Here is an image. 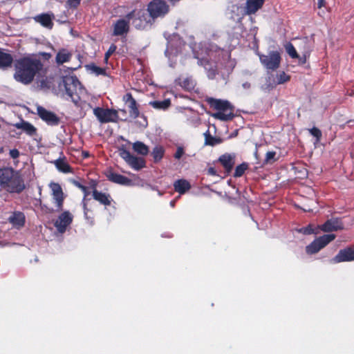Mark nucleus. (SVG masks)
Listing matches in <instances>:
<instances>
[{
  "label": "nucleus",
  "instance_id": "052dcab7",
  "mask_svg": "<svg viewBox=\"0 0 354 354\" xmlns=\"http://www.w3.org/2000/svg\"><path fill=\"white\" fill-rule=\"evenodd\" d=\"M304 210L305 212H310V211H311L312 209H311L310 208H308V209H307V208H304Z\"/></svg>",
  "mask_w": 354,
  "mask_h": 354
},
{
  "label": "nucleus",
  "instance_id": "603ef678",
  "mask_svg": "<svg viewBox=\"0 0 354 354\" xmlns=\"http://www.w3.org/2000/svg\"><path fill=\"white\" fill-rule=\"evenodd\" d=\"M10 156L14 159L17 158L19 156V151L16 149H11L10 151Z\"/></svg>",
  "mask_w": 354,
  "mask_h": 354
},
{
  "label": "nucleus",
  "instance_id": "473e14b6",
  "mask_svg": "<svg viewBox=\"0 0 354 354\" xmlns=\"http://www.w3.org/2000/svg\"><path fill=\"white\" fill-rule=\"evenodd\" d=\"M179 50L178 47L175 46L174 40L168 41L167 48L165 50V55L168 57L169 59H171V57L177 55Z\"/></svg>",
  "mask_w": 354,
  "mask_h": 354
},
{
  "label": "nucleus",
  "instance_id": "a211bd4d",
  "mask_svg": "<svg viewBox=\"0 0 354 354\" xmlns=\"http://www.w3.org/2000/svg\"><path fill=\"white\" fill-rule=\"evenodd\" d=\"M95 117L97 118L100 122H117L119 117L118 112H93Z\"/></svg>",
  "mask_w": 354,
  "mask_h": 354
},
{
  "label": "nucleus",
  "instance_id": "c756f323",
  "mask_svg": "<svg viewBox=\"0 0 354 354\" xmlns=\"http://www.w3.org/2000/svg\"><path fill=\"white\" fill-rule=\"evenodd\" d=\"M211 115L214 118L220 120L221 121H228L232 120L237 115L234 114V112H229L228 113H225V112H212Z\"/></svg>",
  "mask_w": 354,
  "mask_h": 354
},
{
  "label": "nucleus",
  "instance_id": "aec40b11",
  "mask_svg": "<svg viewBox=\"0 0 354 354\" xmlns=\"http://www.w3.org/2000/svg\"><path fill=\"white\" fill-rule=\"evenodd\" d=\"M13 126L18 129H21L24 132L30 136H32L36 133V128L30 123L24 120L15 123L13 124Z\"/></svg>",
  "mask_w": 354,
  "mask_h": 354
},
{
  "label": "nucleus",
  "instance_id": "4c0bfd02",
  "mask_svg": "<svg viewBox=\"0 0 354 354\" xmlns=\"http://www.w3.org/2000/svg\"><path fill=\"white\" fill-rule=\"evenodd\" d=\"M182 87L187 91H192L195 87V82L191 77H187L180 82Z\"/></svg>",
  "mask_w": 354,
  "mask_h": 354
},
{
  "label": "nucleus",
  "instance_id": "2f4dec72",
  "mask_svg": "<svg viewBox=\"0 0 354 354\" xmlns=\"http://www.w3.org/2000/svg\"><path fill=\"white\" fill-rule=\"evenodd\" d=\"M133 149L139 154L145 156L149 153L148 147L142 142L137 141L133 144Z\"/></svg>",
  "mask_w": 354,
  "mask_h": 354
},
{
  "label": "nucleus",
  "instance_id": "a18cd8bd",
  "mask_svg": "<svg viewBox=\"0 0 354 354\" xmlns=\"http://www.w3.org/2000/svg\"><path fill=\"white\" fill-rule=\"evenodd\" d=\"M309 131L313 136L316 138V142H319L321 137H322L321 131L316 127H313V128L309 129Z\"/></svg>",
  "mask_w": 354,
  "mask_h": 354
},
{
  "label": "nucleus",
  "instance_id": "1a4fd4ad",
  "mask_svg": "<svg viewBox=\"0 0 354 354\" xmlns=\"http://www.w3.org/2000/svg\"><path fill=\"white\" fill-rule=\"evenodd\" d=\"M49 187L51 189V195L53 203L55 205L56 210L60 211L63 208L64 200V193L61 186L56 183H50Z\"/></svg>",
  "mask_w": 354,
  "mask_h": 354
},
{
  "label": "nucleus",
  "instance_id": "864d4df0",
  "mask_svg": "<svg viewBox=\"0 0 354 354\" xmlns=\"http://www.w3.org/2000/svg\"><path fill=\"white\" fill-rule=\"evenodd\" d=\"M325 5V0H318L317 6L318 8L321 9Z\"/></svg>",
  "mask_w": 354,
  "mask_h": 354
},
{
  "label": "nucleus",
  "instance_id": "412c9836",
  "mask_svg": "<svg viewBox=\"0 0 354 354\" xmlns=\"http://www.w3.org/2000/svg\"><path fill=\"white\" fill-rule=\"evenodd\" d=\"M264 0H247L245 6V12L248 15L255 13L261 8Z\"/></svg>",
  "mask_w": 354,
  "mask_h": 354
},
{
  "label": "nucleus",
  "instance_id": "49530a36",
  "mask_svg": "<svg viewBox=\"0 0 354 354\" xmlns=\"http://www.w3.org/2000/svg\"><path fill=\"white\" fill-rule=\"evenodd\" d=\"M277 83L283 84L289 80L290 77L288 75H286L284 72H282L277 75Z\"/></svg>",
  "mask_w": 354,
  "mask_h": 354
},
{
  "label": "nucleus",
  "instance_id": "3c124183",
  "mask_svg": "<svg viewBox=\"0 0 354 354\" xmlns=\"http://www.w3.org/2000/svg\"><path fill=\"white\" fill-rule=\"evenodd\" d=\"M184 153H185V151H184L183 147L179 146L177 147L176 151L174 157V158H176L177 160H179L183 156Z\"/></svg>",
  "mask_w": 354,
  "mask_h": 354
},
{
  "label": "nucleus",
  "instance_id": "cd10ccee",
  "mask_svg": "<svg viewBox=\"0 0 354 354\" xmlns=\"http://www.w3.org/2000/svg\"><path fill=\"white\" fill-rule=\"evenodd\" d=\"M71 53L66 49H62L56 55V62L58 64H62L68 62L71 58Z\"/></svg>",
  "mask_w": 354,
  "mask_h": 354
},
{
  "label": "nucleus",
  "instance_id": "72a5a7b5",
  "mask_svg": "<svg viewBox=\"0 0 354 354\" xmlns=\"http://www.w3.org/2000/svg\"><path fill=\"white\" fill-rule=\"evenodd\" d=\"M123 100L127 108L131 111H137L136 102L131 93H127L123 97Z\"/></svg>",
  "mask_w": 354,
  "mask_h": 354
},
{
  "label": "nucleus",
  "instance_id": "f257e3e1",
  "mask_svg": "<svg viewBox=\"0 0 354 354\" xmlns=\"http://www.w3.org/2000/svg\"><path fill=\"white\" fill-rule=\"evenodd\" d=\"M40 67L41 63L39 60L28 57L19 59L15 62V79L17 82L28 84L33 80Z\"/></svg>",
  "mask_w": 354,
  "mask_h": 354
},
{
  "label": "nucleus",
  "instance_id": "9d476101",
  "mask_svg": "<svg viewBox=\"0 0 354 354\" xmlns=\"http://www.w3.org/2000/svg\"><path fill=\"white\" fill-rule=\"evenodd\" d=\"M24 187L25 186L23 180L14 171L12 178L9 179L3 189L10 192L19 193L24 189Z\"/></svg>",
  "mask_w": 354,
  "mask_h": 354
},
{
  "label": "nucleus",
  "instance_id": "39448f33",
  "mask_svg": "<svg viewBox=\"0 0 354 354\" xmlns=\"http://www.w3.org/2000/svg\"><path fill=\"white\" fill-rule=\"evenodd\" d=\"M147 10L153 19L162 17L169 12V6L162 0H153L149 3Z\"/></svg>",
  "mask_w": 354,
  "mask_h": 354
},
{
  "label": "nucleus",
  "instance_id": "a19ab883",
  "mask_svg": "<svg viewBox=\"0 0 354 354\" xmlns=\"http://www.w3.org/2000/svg\"><path fill=\"white\" fill-rule=\"evenodd\" d=\"M285 48L287 53L290 55V57L295 59L299 58V55L297 53V50L294 46L291 43H288L285 45Z\"/></svg>",
  "mask_w": 354,
  "mask_h": 354
},
{
  "label": "nucleus",
  "instance_id": "423d86ee",
  "mask_svg": "<svg viewBox=\"0 0 354 354\" xmlns=\"http://www.w3.org/2000/svg\"><path fill=\"white\" fill-rule=\"evenodd\" d=\"M120 156L133 169L140 170L145 167V162L141 158L134 156L124 147L119 149Z\"/></svg>",
  "mask_w": 354,
  "mask_h": 354
},
{
  "label": "nucleus",
  "instance_id": "de8ad7c7",
  "mask_svg": "<svg viewBox=\"0 0 354 354\" xmlns=\"http://www.w3.org/2000/svg\"><path fill=\"white\" fill-rule=\"evenodd\" d=\"M81 0H68L66 6L69 8H76L80 3Z\"/></svg>",
  "mask_w": 354,
  "mask_h": 354
},
{
  "label": "nucleus",
  "instance_id": "dca6fc26",
  "mask_svg": "<svg viewBox=\"0 0 354 354\" xmlns=\"http://www.w3.org/2000/svg\"><path fill=\"white\" fill-rule=\"evenodd\" d=\"M106 177L111 182L119 185L127 186H131L133 185L132 180L127 177L111 171L107 172Z\"/></svg>",
  "mask_w": 354,
  "mask_h": 354
},
{
  "label": "nucleus",
  "instance_id": "9b49d317",
  "mask_svg": "<svg viewBox=\"0 0 354 354\" xmlns=\"http://www.w3.org/2000/svg\"><path fill=\"white\" fill-rule=\"evenodd\" d=\"M206 101L209 104L210 108L216 111H232L234 109V105L226 100L207 97Z\"/></svg>",
  "mask_w": 354,
  "mask_h": 354
},
{
  "label": "nucleus",
  "instance_id": "bf43d9fd",
  "mask_svg": "<svg viewBox=\"0 0 354 354\" xmlns=\"http://www.w3.org/2000/svg\"><path fill=\"white\" fill-rule=\"evenodd\" d=\"M307 176V171H306V170H304V172H303V175H302V176H301V177L303 178V177H305V176Z\"/></svg>",
  "mask_w": 354,
  "mask_h": 354
},
{
  "label": "nucleus",
  "instance_id": "f3484780",
  "mask_svg": "<svg viewBox=\"0 0 354 354\" xmlns=\"http://www.w3.org/2000/svg\"><path fill=\"white\" fill-rule=\"evenodd\" d=\"M129 122L138 127L145 128L147 125V120L142 112H130L128 118Z\"/></svg>",
  "mask_w": 354,
  "mask_h": 354
},
{
  "label": "nucleus",
  "instance_id": "13d9d810",
  "mask_svg": "<svg viewBox=\"0 0 354 354\" xmlns=\"http://www.w3.org/2000/svg\"><path fill=\"white\" fill-rule=\"evenodd\" d=\"M37 111H46V110L45 109H44L43 107L38 106Z\"/></svg>",
  "mask_w": 354,
  "mask_h": 354
},
{
  "label": "nucleus",
  "instance_id": "4d7b16f0",
  "mask_svg": "<svg viewBox=\"0 0 354 354\" xmlns=\"http://www.w3.org/2000/svg\"><path fill=\"white\" fill-rule=\"evenodd\" d=\"M250 84L249 83H248V82L244 83V84H243V88H248L250 87Z\"/></svg>",
  "mask_w": 354,
  "mask_h": 354
},
{
  "label": "nucleus",
  "instance_id": "f704fd0d",
  "mask_svg": "<svg viewBox=\"0 0 354 354\" xmlns=\"http://www.w3.org/2000/svg\"><path fill=\"white\" fill-rule=\"evenodd\" d=\"M54 164L57 169L63 173H68L71 171V167L69 165L62 159H57L54 162Z\"/></svg>",
  "mask_w": 354,
  "mask_h": 354
},
{
  "label": "nucleus",
  "instance_id": "7ed1b4c3",
  "mask_svg": "<svg viewBox=\"0 0 354 354\" xmlns=\"http://www.w3.org/2000/svg\"><path fill=\"white\" fill-rule=\"evenodd\" d=\"M261 63L263 66L271 71L277 70L281 63V55L278 51H270L268 55L259 54Z\"/></svg>",
  "mask_w": 354,
  "mask_h": 354
},
{
  "label": "nucleus",
  "instance_id": "4be33fe9",
  "mask_svg": "<svg viewBox=\"0 0 354 354\" xmlns=\"http://www.w3.org/2000/svg\"><path fill=\"white\" fill-rule=\"evenodd\" d=\"M39 117L49 125L59 124V118L53 112H37Z\"/></svg>",
  "mask_w": 354,
  "mask_h": 354
},
{
  "label": "nucleus",
  "instance_id": "c85d7f7f",
  "mask_svg": "<svg viewBox=\"0 0 354 354\" xmlns=\"http://www.w3.org/2000/svg\"><path fill=\"white\" fill-rule=\"evenodd\" d=\"M13 61L11 55L0 50V68L10 66Z\"/></svg>",
  "mask_w": 354,
  "mask_h": 354
},
{
  "label": "nucleus",
  "instance_id": "5fc2aeb1",
  "mask_svg": "<svg viewBox=\"0 0 354 354\" xmlns=\"http://www.w3.org/2000/svg\"><path fill=\"white\" fill-rule=\"evenodd\" d=\"M208 174H211V175H213V176H215V175H216V170H215V169H214V168H213V167H209V168L208 169Z\"/></svg>",
  "mask_w": 354,
  "mask_h": 354
},
{
  "label": "nucleus",
  "instance_id": "680f3d73",
  "mask_svg": "<svg viewBox=\"0 0 354 354\" xmlns=\"http://www.w3.org/2000/svg\"><path fill=\"white\" fill-rule=\"evenodd\" d=\"M171 205L173 207L174 205V202H171Z\"/></svg>",
  "mask_w": 354,
  "mask_h": 354
},
{
  "label": "nucleus",
  "instance_id": "f03ea898",
  "mask_svg": "<svg viewBox=\"0 0 354 354\" xmlns=\"http://www.w3.org/2000/svg\"><path fill=\"white\" fill-rule=\"evenodd\" d=\"M63 82L67 95L76 105L85 109L86 106H82V104L86 102L88 97L78 79L75 76H66Z\"/></svg>",
  "mask_w": 354,
  "mask_h": 354
},
{
  "label": "nucleus",
  "instance_id": "a878e982",
  "mask_svg": "<svg viewBox=\"0 0 354 354\" xmlns=\"http://www.w3.org/2000/svg\"><path fill=\"white\" fill-rule=\"evenodd\" d=\"M14 170L11 168L0 169V185L1 187H4L8 183V181L12 176Z\"/></svg>",
  "mask_w": 354,
  "mask_h": 354
},
{
  "label": "nucleus",
  "instance_id": "7c9ffc66",
  "mask_svg": "<svg viewBox=\"0 0 354 354\" xmlns=\"http://www.w3.org/2000/svg\"><path fill=\"white\" fill-rule=\"evenodd\" d=\"M171 104L169 99L163 100H155L149 102V104L155 109H167Z\"/></svg>",
  "mask_w": 354,
  "mask_h": 354
},
{
  "label": "nucleus",
  "instance_id": "e2e57ef3",
  "mask_svg": "<svg viewBox=\"0 0 354 354\" xmlns=\"http://www.w3.org/2000/svg\"><path fill=\"white\" fill-rule=\"evenodd\" d=\"M177 38H178V37H177V36H176V35H175V36H174V39H177Z\"/></svg>",
  "mask_w": 354,
  "mask_h": 354
},
{
  "label": "nucleus",
  "instance_id": "ddd939ff",
  "mask_svg": "<svg viewBox=\"0 0 354 354\" xmlns=\"http://www.w3.org/2000/svg\"><path fill=\"white\" fill-rule=\"evenodd\" d=\"M354 260V249L347 248L341 250L339 253L331 260L333 263H337L344 261H351Z\"/></svg>",
  "mask_w": 354,
  "mask_h": 354
},
{
  "label": "nucleus",
  "instance_id": "c9c22d12",
  "mask_svg": "<svg viewBox=\"0 0 354 354\" xmlns=\"http://www.w3.org/2000/svg\"><path fill=\"white\" fill-rule=\"evenodd\" d=\"M74 183L77 187L81 189V190L84 192V196L83 198V201H84L86 197L89 194V192L88 191L87 188L85 186L81 185L80 183L75 182ZM83 207H84V218L86 220H88L89 218H88V216L87 214L88 209L86 207V204L84 202H83Z\"/></svg>",
  "mask_w": 354,
  "mask_h": 354
},
{
  "label": "nucleus",
  "instance_id": "ea45409f",
  "mask_svg": "<svg viewBox=\"0 0 354 354\" xmlns=\"http://www.w3.org/2000/svg\"><path fill=\"white\" fill-rule=\"evenodd\" d=\"M205 145L214 146L221 143L222 140L219 138L213 137L209 134L205 133Z\"/></svg>",
  "mask_w": 354,
  "mask_h": 354
},
{
  "label": "nucleus",
  "instance_id": "bb28decb",
  "mask_svg": "<svg viewBox=\"0 0 354 354\" xmlns=\"http://www.w3.org/2000/svg\"><path fill=\"white\" fill-rule=\"evenodd\" d=\"M93 196L95 200L99 201L103 205H109L111 204L110 196L109 194L98 192L95 189L93 192Z\"/></svg>",
  "mask_w": 354,
  "mask_h": 354
},
{
  "label": "nucleus",
  "instance_id": "6ab92c4d",
  "mask_svg": "<svg viewBox=\"0 0 354 354\" xmlns=\"http://www.w3.org/2000/svg\"><path fill=\"white\" fill-rule=\"evenodd\" d=\"M218 160L226 170V172L230 173L234 165V155L223 154L219 158Z\"/></svg>",
  "mask_w": 354,
  "mask_h": 354
},
{
  "label": "nucleus",
  "instance_id": "09e8293b",
  "mask_svg": "<svg viewBox=\"0 0 354 354\" xmlns=\"http://www.w3.org/2000/svg\"><path fill=\"white\" fill-rule=\"evenodd\" d=\"M298 232L300 233H302L304 234H310L314 232L313 229L312 228L311 225H308L305 227H302L298 230Z\"/></svg>",
  "mask_w": 354,
  "mask_h": 354
},
{
  "label": "nucleus",
  "instance_id": "79ce46f5",
  "mask_svg": "<svg viewBox=\"0 0 354 354\" xmlns=\"http://www.w3.org/2000/svg\"><path fill=\"white\" fill-rule=\"evenodd\" d=\"M248 165L245 163L241 164L238 165L236 169L234 174V177H240L241 176L245 171L247 169Z\"/></svg>",
  "mask_w": 354,
  "mask_h": 354
},
{
  "label": "nucleus",
  "instance_id": "4468645a",
  "mask_svg": "<svg viewBox=\"0 0 354 354\" xmlns=\"http://www.w3.org/2000/svg\"><path fill=\"white\" fill-rule=\"evenodd\" d=\"M55 16L53 13H42L35 16L34 20L40 24L42 26L48 29H52L53 26V20Z\"/></svg>",
  "mask_w": 354,
  "mask_h": 354
},
{
  "label": "nucleus",
  "instance_id": "58836bf2",
  "mask_svg": "<svg viewBox=\"0 0 354 354\" xmlns=\"http://www.w3.org/2000/svg\"><path fill=\"white\" fill-rule=\"evenodd\" d=\"M87 70L92 74L96 75H105V70L102 68L95 66V64H89L86 66Z\"/></svg>",
  "mask_w": 354,
  "mask_h": 354
},
{
  "label": "nucleus",
  "instance_id": "c03bdc74",
  "mask_svg": "<svg viewBox=\"0 0 354 354\" xmlns=\"http://www.w3.org/2000/svg\"><path fill=\"white\" fill-rule=\"evenodd\" d=\"M301 43L304 45V49L303 52V57L300 58L301 60H302V63H305L306 57L309 55V48H306V46L307 44V39H303L301 40Z\"/></svg>",
  "mask_w": 354,
  "mask_h": 354
},
{
  "label": "nucleus",
  "instance_id": "2eb2a0df",
  "mask_svg": "<svg viewBox=\"0 0 354 354\" xmlns=\"http://www.w3.org/2000/svg\"><path fill=\"white\" fill-rule=\"evenodd\" d=\"M344 228V225L341 220L335 218L328 220L321 227V229L324 232H333L337 231Z\"/></svg>",
  "mask_w": 354,
  "mask_h": 354
},
{
  "label": "nucleus",
  "instance_id": "b1692460",
  "mask_svg": "<svg viewBox=\"0 0 354 354\" xmlns=\"http://www.w3.org/2000/svg\"><path fill=\"white\" fill-rule=\"evenodd\" d=\"M198 64L204 66L207 71V76L209 79H213L216 73V66L209 62L207 59H198Z\"/></svg>",
  "mask_w": 354,
  "mask_h": 354
},
{
  "label": "nucleus",
  "instance_id": "8fccbe9b",
  "mask_svg": "<svg viewBox=\"0 0 354 354\" xmlns=\"http://www.w3.org/2000/svg\"><path fill=\"white\" fill-rule=\"evenodd\" d=\"M116 50V46L114 44H112L110 46L109 50L105 53L104 59L106 62H107L109 57Z\"/></svg>",
  "mask_w": 354,
  "mask_h": 354
},
{
  "label": "nucleus",
  "instance_id": "0e129e2a",
  "mask_svg": "<svg viewBox=\"0 0 354 354\" xmlns=\"http://www.w3.org/2000/svg\"><path fill=\"white\" fill-rule=\"evenodd\" d=\"M351 95H354V92L353 93H351Z\"/></svg>",
  "mask_w": 354,
  "mask_h": 354
},
{
  "label": "nucleus",
  "instance_id": "20e7f679",
  "mask_svg": "<svg viewBox=\"0 0 354 354\" xmlns=\"http://www.w3.org/2000/svg\"><path fill=\"white\" fill-rule=\"evenodd\" d=\"M134 16V11L128 13L124 18L118 19L113 25V35L123 36L129 31L130 20Z\"/></svg>",
  "mask_w": 354,
  "mask_h": 354
},
{
  "label": "nucleus",
  "instance_id": "6e6d98bb",
  "mask_svg": "<svg viewBox=\"0 0 354 354\" xmlns=\"http://www.w3.org/2000/svg\"><path fill=\"white\" fill-rule=\"evenodd\" d=\"M93 111H114L113 109H104L101 107H95L93 109Z\"/></svg>",
  "mask_w": 354,
  "mask_h": 354
},
{
  "label": "nucleus",
  "instance_id": "393cba45",
  "mask_svg": "<svg viewBox=\"0 0 354 354\" xmlns=\"http://www.w3.org/2000/svg\"><path fill=\"white\" fill-rule=\"evenodd\" d=\"M174 187L175 191L178 192L180 194H183L190 189L191 185L187 180L180 179L174 182Z\"/></svg>",
  "mask_w": 354,
  "mask_h": 354
},
{
  "label": "nucleus",
  "instance_id": "0eeeda50",
  "mask_svg": "<svg viewBox=\"0 0 354 354\" xmlns=\"http://www.w3.org/2000/svg\"><path fill=\"white\" fill-rule=\"evenodd\" d=\"M73 220V215L69 211L62 212L54 221V226L59 234H64L70 227Z\"/></svg>",
  "mask_w": 354,
  "mask_h": 354
},
{
  "label": "nucleus",
  "instance_id": "f8f14e48",
  "mask_svg": "<svg viewBox=\"0 0 354 354\" xmlns=\"http://www.w3.org/2000/svg\"><path fill=\"white\" fill-rule=\"evenodd\" d=\"M134 11V16L133 17V24L136 28L142 30L147 28L149 26V20L148 16L145 10H140L138 11Z\"/></svg>",
  "mask_w": 354,
  "mask_h": 354
},
{
  "label": "nucleus",
  "instance_id": "37998d69",
  "mask_svg": "<svg viewBox=\"0 0 354 354\" xmlns=\"http://www.w3.org/2000/svg\"><path fill=\"white\" fill-rule=\"evenodd\" d=\"M276 152L275 151H268L266 154L265 162L266 163H272L274 162L277 159L275 158Z\"/></svg>",
  "mask_w": 354,
  "mask_h": 354
},
{
  "label": "nucleus",
  "instance_id": "5701e85b",
  "mask_svg": "<svg viewBox=\"0 0 354 354\" xmlns=\"http://www.w3.org/2000/svg\"><path fill=\"white\" fill-rule=\"evenodd\" d=\"M12 225L17 228H19L24 225L25 216L20 212H14L8 218Z\"/></svg>",
  "mask_w": 354,
  "mask_h": 354
},
{
  "label": "nucleus",
  "instance_id": "6e6552de",
  "mask_svg": "<svg viewBox=\"0 0 354 354\" xmlns=\"http://www.w3.org/2000/svg\"><path fill=\"white\" fill-rule=\"evenodd\" d=\"M335 239V235L324 234L316 239L310 245L306 246V250L308 254H315L318 252L321 249L324 248L328 243Z\"/></svg>",
  "mask_w": 354,
  "mask_h": 354
},
{
  "label": "nucleus",
  "instance_id": "e433bc0d",
  "mask_svg": "<svg viewBox=\"0 0 354 354\" xmlns=\"http://www.w3.org/2000/svg\"><path fill=\"white\" fill-rule=\"evenodd\" d=\"M164 152H165V150H164L163 147H162L160 146L155 147L152 151V156L154 159V161L155 162L160 161L163 156Z\"/></svg>",
  "mask_w": 354,
  "mask_h": 354
}]
</instances>
